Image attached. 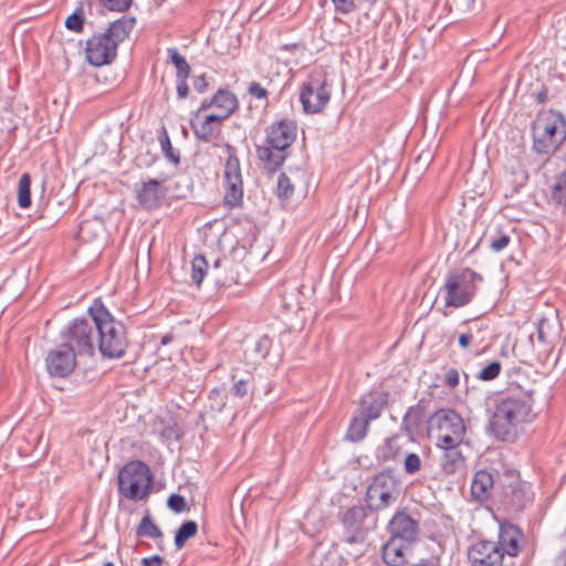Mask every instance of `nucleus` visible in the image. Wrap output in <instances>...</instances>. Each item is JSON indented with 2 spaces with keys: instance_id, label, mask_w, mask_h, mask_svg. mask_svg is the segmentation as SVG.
<instances>
[{
  "instance_id": "obj_1",
  "label": "nucleus",
  "mask_w": 566,
  "mask_h": 566,
  "mask_svg": "<svg viewBox=\"0 0 566 566\" xmlns=\"http://www.w3.org/2000/svg\"><path fill=\"white\" fill-rule=\"evenodd\" d=\"M532 397L527 391L504 394L496 401L489 428L496 439L513 441L520 427L532 420Z\"/></svg>"
},
{
  "instance_id": "obj_2",
  "label": "nucleus",
  "mask_w": 566,
  "mask_h": 566,
  "mask_svg": "<svg viewBox=\"0 0 566 566\" xmlns=\"http://www.w3.org/2000/svg\"><path fill=\"white\" fill-rule=\"evenodd\" d=\"M90 312L95 313L99 353L107 358L123 357L128 346L124 324L113 317L99 298L93 302Z\"/></svg>"
},
{
  "instance_id": "obj_3",
  "label": "nucleus",
  "mask_w": 566,
  "mask_h": 566,
  "mask_svg": "<svg viewBox=\"0 0 566 566\" xmlns=\"http://www.w3.org/2000/svg\"><path fill=\"white\" fill-rule=\"evenodd\" d=\"M296 128L295 122L290 119L273 123L268 129V145L256 147L258 158L273 168L280 167L286 158L284 151L296 138Z\"/></svg>"
},
{
  "instance_id": "obj_4",
  "label": "nucleus",
  "mask_w": 566,
  "mask_h": 566,
  "mask_svg": "<svg viewBox=\"0 0 566 566\" xmlns=\"http://www.w3.org/2000/svg\"><path fill=\"white\" fill-rule=\"evenodd\" d=\"M482 276L475 271L464 268L449 272L440 292L447 307H463L472 302Z\"/></svg>"
},
{
  "instance_id": "obj_5",
  "label": "nucleus",
  "mask_w": 566,
  "mask_h": 566,
  "mask_svg": "<svg viewBox=\"0 0 566 566\" xmlns=\"http://www.w3.org/2000/svg\"><path fill=\"white\" fill-rule=\"evenodd\" d=\"M428 434L436 446L461 444L465 436L462 417L452 409H440L428 419Z\"/></svg>"
},
{
  "instance_id": "obj_6",
  "label": "nucleus",
  "mask_w": 566,
  "mask_h": 566,
  "mask_svg": "<svg viewBox=\"0 0 566 566\" xmlns=\"http://www.w3.org/2000/svg\"><path fill=\"white\" fill-rule=\"evenodd\" d=\"M64 344L77 356H93L97 345L95 313L88 317L74 318L62 333Z\"/></svg>"
},
{
  "instance_id": "obj_7",
  "label": "nucleus",
  "mask_w": 566,
  "mask_h": 566,
  "mask_svg": "<svg viewBox=\"0 0 566 566\" xmlns=\"http://www.w3.org/2000/svg\"><path fill=\"white\" fill-rule=\"evenodd\" d=\"M534 147L538 153L554 151L566 137V123L555 112L541 114L533 125Z\"/></svg>"
},
{
  "instance_id": "obj_8",
  "label": "nucleus",
  "mask_w": 566,
  "mask_h": 566,
  "mask_svg": "<svg viewBox=\"0 0 566 566\" xmlns=\"http://www.w3.org/2000/svg\"><path fill=\"white\" fill-rule=\"evenodd\" d=\"M153 482L149 467L142 461L126 463L118 473V491L128 500H144Z\"/></svg>"
},
{
  "instance_id": "obj_9",
  "label": "nucleus",
  "mask_w": 566,
  "mask_h": 566,
  "mask_svg": "<svg viewBox=\"0 0 566 566\" xmlns=\"http://www.w3.org/2000/svg\"><path fill=\"white\" fill-rule=\"evenodd\" d=\"M234 262L228 258H217L212 265H209L206 258L198 254L191 262V280L199 286L206 275H208L217 285L229 286L238 282L237 275L221 273V269L231 270Z\"/></svg>"
},
{
  "instance_id": "obj_10",
  "label": "nucleus",
  "mask_w": 566,
  "mask_h": 566,
  "mask_svg": "<svg viewBox=\"0 0 566 566\" xmlns=\"http://www.w3.org/2000/svg\"><path fill=\"white\" fill-rule=\"evenodd\" d=\"M331 99V91L327 88L326 75L322 72L313 73L303 83L300 93V101L307 114L322 112Z\"/></svg>"
},
{
  "instance_id": "obj_11",
  "label": "nucleus",
  "mask_w": 566,
  "mask_h": 566,
  "mask_svg": "<svg viewBox=\"0 0 566 566\" xmlns=\"http://www.w3.org/2000/svg\"><path fill=\"white\" fill-rule=\"evenodd\" d=\"M398 493V481L395 475L389 471H382L368 486L366 502L371 510H384L396 501Z\"/></svg>"
},
{
  "instance_id": "obj_12",
  "label": "nucleus",
  "mask_w": 566,
  "mask_h": 566,
  "mask_svg": "<svg viewBox=\"0 0 566 566\" xmlns=\"http://www.w3.org/2000/svg\"><path fill=\"white\" fill-rule=\"evenodd\" d=\"M228 158L224 164V202L238 206L243 198V181L239 158L233 147L227 145Z\"/></svg>"
},
{
  "instance_id": "obj_13",
  "label": "nucleus",
  "mask_w": 566,
  "mask_h": 566,
  "mask_svg": "<svg viewBox=\"0 0 566 566\" xmlns=\"http://www.w3.org/2000/svg\"><path fill=\"white\" fill-rule=\"evenodd\" d=\"M367 511L364 506H353L345 511L342 517L343 542L349 545L364 544L366 532L364 528Z\"/></svg>"
},
{
  "instance_id": "obj_14",
  "label": "nucleus",
  "mask_w": 566,
  "mask_h": 566,
  "mask_svg": "<svg viewBox=\"0 0 566 566\" xmlns=\"http://www.w3.org/2000/svg\"><path fill=\"white\" fill-rule=\"evenodd\" d=\"M86 60L94 66L109 64L117 54L115 42L104 33L94 34L86 41Z\"/></svg>"
},
{
  "instance_id": "obj_15",
  "label": "nucleus",
  "mask_w": 566,
  "mask_h": 566,
  "mask_svg": "<svg viewBox=\"0 0 566 566\" xmlns=\"http://www.w3.org/2000/svg\"><path fill=\"white\" fill-rule=\"evenodd\" d=\"M523 541L522 531L510 523L501 524L499 532L497 551L503 555V560L500 566H514V558L521 551V543Z\"/></svg>"
},
{
  "instance_id": "obj_16",
  "label": "nucleus",
  "mask_w": 566,
  "mask_h": 566,
  "mask_svg": "<svg viewBox=\"0 0 566 566\" xmlns=\"http://www.w3.org/2000/svg\"><path fill=\"white\" fill-rule=\"evenodd\" d=\"M166 188L160 181L148 178L135 185V197L138 205L146 210L158 208L166 198Z\"/></svg>"
},
{
  "instance_id": "obj_17",
  "label": "nucleus",
  "mask_w": 566,
  "mask_h": 566,
  "mask_svg": "<svg viewBox=\"0 0 566 566\" xmlns=\"http://www.w3.org/2000/svg\"><path fill=\"white\" fill-rule=\"evenodd\" d=\"M46 368L50 375L66 377L76 365V355L64 343L46 356Z\"/></svg>"
},
{
  "instance_id": "obj_18",
  "label": "nucleus",
  "mask_w": 566,
  "mask_h": 566,
  "mask_svg": "<svg viewBox=\"0 0 566 566\" xmlns=\"http://www.w3.org/2000/svg\"><path fill=\"white\" fill-rule=\"evenodd\" d=\"M499 544L494 541H479L468 552V558L472 566H500L503 555L497 551Z\"/></svg>"
},
{
  "instance_id": "obj_19",
  "label": "nucleus",
  "mask_w": 566,
  "mask_h": 566,
  "mask_svg": "<svg viewBox=\"0 0 566 566\" xmlns=\"http://www.w3.org/2000/svg\"><path fill=\"white\" fill-rule=\"evenodd\" d=\"M557 337V326L548 318H541L536 326V332L530 335V340L534 350L539 355L547 357Z\"/></svg>"
},
{
  "instance_id": "obj_20",
  "label": "nucleus",
  "mask_w": 566,
  "mask_h": 566,
  "mask_svg": "<svg viewBox=\"0 0 566 566\" xmlns=\"http://www.w3.org/2000/svg\"><path fill=\"white\" fill-rule=\"evenodd\" d=\"M223 120L212 113L207 114L206 116H200V113H192L190 127L196 138L205 143H212L220 134V126Z\"/></svg>"
},
{
  "instance_id": "obj_21",
  "label": "nucleus",
  "mask_w": 566,
  "mask_h": 566,
  "mask_svg": "<svg viewBox=\"0 0 566 566\" xmlns=\"http://www.w3.org/2000/svg\"><path fill=\"white\" fill-rule=\"evenodd\" d=\"M533 500L534 493L526 482L515 480L504 490V503L513 512L523 511Z\"/></svg>"
},
{
  "instance_id": "obj_22",
  "label": "nucleus",
  "mask_w": 566,
  "mask_h": 566,
  "mask_svg": "<svg viewBox=\"0 0 566 566\" xmlns=\"http://www.w3.org/2000/svg\"><path fill=\"white\" fill-rule=\"evenodd\" d=\"M392 538L412 542L418 536V523L405 512L396 513L388 525Z\"/></svg>"
},
{
  "instance_id": "obj_23",
  "label": "nucleus",
  "mask_w": 566,
  "mask_h": 566,
  "mask_svg": "<svg viewBox=\"0 0 566 566\" xmlns=\"http://www.w3.org/2000/svg\"><path fill=\"white\" fill-rule=\"evenodd\" d=\"M388 402V394L380 391H370L365 394L359 402L358 412L367 420L373 421L380 417L385 406Z\"/></svg>"
},
{
  "instance_id": "obj_24",
  "label": "nucleus",
  "mask_w": 566,
  "mask_h": 566,
  "mask_svg": "<svg viewBox=\"0 0 566 566\" xmlns=\"http://www.w3.org/2000/svg\"><path fill=\"white\" fill-rule=\"evenodd\" d=\"M461 444L437 446L442 450L440 457V470L444 475H452L464 468L465 458L461 450Z\"/></svg>"
},
{
  "instance_id": "obj_25",
  "label": "nucleus",
  "mask_w": 566,
  "mask_h": 566,
  "mask_svg": "<svg viewBox=\"0 0 566 566\" xmlns=\"http://www.w3.org/2000/svg\"><path fill=\"white\" fill-rule=\"evenodd\" d=\"M214 112L221 120L227 119L238 107V99L234 94L226 90H219L211 98Z\"/></svg>"
},
{
  "instance_id": "obj_26",
  "label": "nucleus",
  "mask_w": 566,
  "mask_h": 566,
  "mask_svg": "<svg viewBox=\"0 0 566 566\" xmlns=\"http://www.w3.org/2000/svg\"><path fill=\"white\" fill-rule=\"evenodd\" d=\"M407 545L396 538H391L382 547V560L388 566H402L406 563Z\"/></svg>"
},
{
  "instance_id": "obj_27",
  "label": "nucleus",
  "mask_w": 566,
  "mask_h": 566,
  "mask_svg": "<svg viewBox=\"0 0 566 566\" xmlns=\"http://www.w3.org/2000/svg\"><path fill=\"white\" fill-rule=\"evenodd\" d=\"M135 19L132 17H122L116 21L112 22L109 27L104 31V33L111 39L112 42H115V45L118 46L128 34L132 32L135 25Z\"/></svg>"
},
{
  "instance_id": "obj_28",
  "label": "nucleus",
  "mask_w": 566,
  "mask_h": 566,
  "mask_svg": "<svg viewBox=\"0 0 566 566\" xmlns=\"http://www.w3.org/2000/svg\"><path fill=\"white\" fill-rule=\"evenodd\" d=\"M494 485L493 476L485 470L478 471L472 480L471 493L472 496L478 501H483L491 495L492 488Z\"/></svg>"
},
{
  "instance_id": "obj_29",
  "label": "nucleus",
  "mask_w": 566,
  "mask_h": 566,
  "mask_svg": "<svg viewBox=\"0 0 566 566\" xmlns=\"http://www.w3.org/2000/svg\"><path fill=\"white\" fill-rule=\"evenodd\" d=\"M370 421L367 420L363 415H360L358 411L356 415L353 416L348 430H347V438L350 441L357 442L365 438L367 433V429Z\"/></svg>"
},
{
  "instance_id": "obj_30",
  "label": "nucleus",
  "mask_w": 566,
  "mask_h": 566,
  "mask_svg": "<svg viewBox=\"0 0 566 566\" xmlns=\"http://www.w3.org/2000/svg\"><path fill=\"white\" fill-rule=\"evenodd\" d=\"M136 535L138 537H149L153 539L161 538L163 532L160 528L153 522L149 514H146L139 522L136 528Z\"/></svg>"
},
{
  "instance_id": "obj_31",
  "label": "nucleus",
  "mask_w": 566,
  "mask_h": 566,
  "mask_svg": "<svg viewBox=\"0 0 566 566\" xmlns=\"http://www.w3.org/2000/svg\"><path fill=\"white\" fill-rule=\"evenodd\" d=\"M18 203L25 209L31 206V177L23 174L18 182Z\"/></svg>"
},
{
  "instance_id": "obj_32",
  "label": "nucleus",
  "mask_w": 566,
  "mask_h": 566,
  "mask_svg": "<svg viewBox=\"0 0 566 566\" xmlns=\"http://www.w3.org/2000/svg\"><path fill=\"white\" fill-rule=\"evenodd\" d=\"M168 55L176 69L177 78H188L190 74V65L187 60L178 52L176 48H169Z\"/></svg>"
},
{
  "instance_id": "obj_33",
  "label": "nucleus",
  "mask_w": 566,
  "mask_h": 566,
  "mask_svg": "<svg viewBox=\"0 0 566 566\" xmlns=\"http://www.w3.org/2000/svg\"><path fill=\"white\" fill-rule=\"evenodd\" d=\"M198 532V525L195 521H187L181 524L175 535V545L179 549L185 543L193 537Z\"/></svg>"
},
{
  "instance_id": "obj_34",
  "label": "nucleus",
  "mask_w": 566,
  "mask_h": 566,
  "mask_svg": "<svg viewBox=\"0 0 566 566\" xmlns=\"http://www.w3.org/2000/svg\"><path fill=\"white\" fill-rule=\"evenodd\" d=\"M552 199L556 205L566 207V171L556 177L552 187Z\"/></svg>"
},
{
  "instance_id": "obj_35",
  "label": "nucleus",
  "mask_w": 566,
  "mask_h": 566,
  "mask_svg": "<svg viewBox=\"0 0 566 566\" xmlns=\"http://www.w3.org/2000/svg\"><path fill=\"white\" fill-rule=\"evenodd\" d=\"M158 139H159L160 147H161V150H163L165 157L175 165L179 164V161H180L179 153L172 148L169 135L165 127L161 128V133H160Z\"/></svg>"
},
{
  "instance_id": "obj_36",
  "label": "nucleus",
  "mask_w": 566,
  "mask_h": 566,
  "mask_svg": "<svg viewBox=\"0 0 566 566\" xmlns=\"http://www.w3.org/2000/svg\"><path fill=\"white\" fill-rule=\"evenodd\" d=\"M85 22V15H84V9L83 4L76 8V10L66 18L65 20V28L69 31H73L76 33H80L83 31Z\"/></svg>"
},
{
  "instance_id": "obj_37",
  "label": "nucleus",
  "mask_w": 566,
  "mask_h": 566,
  "mask_svg": "<svg viewBox=\"0 0 566 566\" xmlns=\"http://www.w3.org/2000/svg\"><path fill=\"white\" fill-rule=\"evenodd\" d=\"M294 192V185L285 172H281L276 182V195L280 200L285 201Z\"/></svg>"
},
{
  "instance_id": "obj_38",
  "label": "nucleus",
  "mask_w": 566,
  "mask_h": 566,
  "mask_svg": "<svg viewBox=\"0 0 566 566\" xmlns=\"http://www.w3.org/2000/svg\"><path fill=\"white\" fill-rule=\"evenodd\" d=\"M500 371L501 363L494 360L481 369L479 378L485 381L493 380L499 376Z\"/></svg>"
},
{
  "instance_id": "obj_39",
  "label": "nucleus",
  "mask_w": 566,
  "mask_h": 566,
  "mask_svg": "<svg viewBox=\"0 0 566 566\" xmlns=\"http://www.w3.org/2000/svg\"><path fill=\"white\" fill-rule=\"evenodd\" d=\"M403 469L408 474H416L421 469V459L417 453H408L403 461Z\"/></svg>"
},
{
  "instance_id": "obj_40",
  "label": "nucleus",
  "mask_w": 566,
  "mask_h": 566,
  "mask_svg": "<svg viewBox=\"0 0 566 566\" xmlns=\"http://www.w3.org/2000/svg\"><path fill=\"white\" fill-rule=\"evenodd\" d=\"M99 3L109 11L124 12L126 11L133 0H98Z\"/></svg>"
},
{
  "instance_id": "obj_41",
  "label": "nucleus",
  "mask_w": 566,
  "mask_h": 566,
  "mask_svg": "<svg viewBox=\"0 0 566 566\" xmlns=\"http://www.w3.org/2000/svg\"><path fill=\"white\" fill-rule=\"evenodd\" d=\"M226 395H223L220 388H213L209 394L211 408L217 411H222L226 406Z\"/></svg>"
},
{
  "instance_id": "obj_42",
  "label": "nucleus",
  "mask_w": 566,
  "mask_h": 566,
  "mask_svg": "<svg viewBox=\"0 0 566 566\" xmlns=\"http://www.w3.org/2000/svg\"><path fill=\"white\" fill-rule=\"evenodd\" d=\"M167 505L171 511L176 513H182L188 510V505L185 497L176 493L171 494L168 497Z\"/></svg>"
},
{
  "instance_id": "obj_43",
  "label": "nucleus",
  "mask_w": 566,
  "mask_h": 566,
  "mask_svg": "<svg viewBox=\"0 0 566 566\" xmlns=\"http://www.w3.org/2000/svg\"><path fill=\"white\" fill-rule=\"evenodd\" d=\"M511 242V237L505 233H499L497 237L493 238L490 242V249L494 252L504 250Z\"/></svg>"
},
{
  "instance_id": "obj_44",
  "label": "nucleus",
  "mask_w": 566,
  "mask_h": 566,
  "mask_svg": "<svg viewBox=\"0 0 566 566\" xmlns=\"http://www.w3.org/2000/svg\"><path fill=\"white\" fill-rule=\"evenodd\" d=\"M248 93L256 99L266 101L268 96H269V92H268L266 87H264L263 85H261L258 82H251L249 84Z\"/></svg>"
},
{
  "instance_id": "obj_45",
  "label": "nucleus",
  "mask_w": 566,
  "mask_h": 566,
  "mask_svg": "<svg viewBox=\"0 0 566 566\" xmlns=\"http://www.w3.org/2000/svg\"><path fill=\"white\" fill-rule=\"evenodd\" d=\"M270 343H271V340L266 336L260 338L255 343L254 350L259 358L264 359L268 356L269 350H270Z\"/></svg>"
},
{
  "instance_id": "obj_46",
  "label": "nucleus",
  "mask_w": 566,
  "mask_h": 566,
  "mask_svg": "<svg viewBox=\"0 0 566 566\" xmlns=\"http://www.w3.org/2000/svg\"><path fill=\"white\" fill-rule=\"evenodd\" d=\"M459 371L455 368H449L443 376V384L450 388H454L459 384Z\"/></svg>"
},
{
  "instance_id": "obj_47",
  "label": "nucleus",
  "mask_w": 566,
  "mask_h": 566,
  "mask_svg": "<svg viewBox=\"0 0 566 566\" xmlns=\"http://www.w3.org/2000/svg\"><path fill=\"white\" fill-rule=\"evenodd\" d=\"M336 9L340 13H349L355 9L354 0H331Z\"/></svg>"
},
{
  "instance_id": "obj_48",
  "label": "nucleus",
  "mask_w": 566,
  "mask_h": 566,
  "mask_svg": "<svg viewBox=\"0 0 566 566\" xmlns=\"http://www.w3.org/2000/svg\"><path fill=\"white\" fill-rule=\"evenodd\" d=\"M193 88L198 92V93H203L207 91V87H208V82L206 80V75H199L197 77L193 78Z\"/></svg>"
},
{
  "instance_id": "obj_49",
  "label": "nucleus",
  "mask_w": 566,
  "mask_h": 566,
  "mask_svg": "<svg viewBox=\"0 0 566 566\" xmlns=\"http://www.w3.org/2000/svg\"><path fill=\"white\" fill-rule=\"evenodd\" d=\"M188 84L187 78H177V95L179 98H186L188 96Z\"/></svg>"
},
{
  "instance_id": "obj_50",
  "label": "nucleus",
  "mask_w": 566,
  "mask_h": 566,
  "mask_svg": "<svg viewBox=\"0 0 566 566\" xmlns=\"http://www.w3.org/2000/svg\"><path fill=\"white\" fill-rule=\"evenodd\" d=\"M233 392L238 397H244L248 392V384L245 380H239L233 385Z\"/></svg>"
},
{
  "instance_id": "obj_51",
  "label": "nucleus",
  "mask_w": 566,
  "mask_h": 566,
  "mask_svg": "<svg viewBox=\"0 0 566 566\" xmlns=\"http://www.w3.org/2000/svg\"><path fill=\"white\" fill-rule=\"evenodd\" d=\"M142 566H161L164 563L163 557L159 555H153L142 559Z\"/></svg>"
},
{
  "instance_id": "obj_52",
  "label": "nucleus",
  "mask_w": 566,
  "mask_h": 566,
  "mask_svg": "<svg viewBox=\"0 0 566 566\" xmlns=\"http://www.w3.org/2000/svg\"><path fill=\"white\" fill-rule=\"evenodd\" d=\"M472 335L471 334H461L459 336V345L462 347V348H467L469 347V345L471 344L472 342Z\"/></svg>"
},
{
  "instance_id": "obj_53",
  "label": "nucleus",
  "mask_w": 566,
  "mask_h": 566,
  "mask_svg": "<svg viewBox=\"0 0 566 566\" xmlns=\"http://www.w3.org/2000/svg\"><path fill=\"white\" fill-rule=\"evenodd\" d=\"M211 107H213V104H211V99H205L195 113H200V116H206L205 112Z\"/></svg>"
},
{
  "instance_id": "obj_54",
  "label": "nucleus",
  "mask_w": 566,
  "mask_h": 566,
  "mask_svg": "<svg viewBox=\"0 0 566 566\" xmlns=\"http://www.w3.org/2000/svg\"><path fill=\"white\" fill-rule=\"evenodd\" d=\"M411 566H437L434 558L421 559L419 563L412 564Z\"/></svg>"
},
{
  "instance_id": "obj_55",
  "label": "nucleus",
  "mask_w": 566,
  "mask_h": 566,
  "mask_svg": "<svg viewBox=\"0 0 566 566\" xmlns=\"http://www.w3.org/2000/svg\"><path fill=\"white\" fill-rule=\"evenodd\" d=\"M390 449H391V441H390V440H387V441H386V446L380 450V452L382 453L380 457H381L384 460L389 459V454L387 453V451H389Z\"/></svg>"
},
{
  "instance_id": "obj_56",
  "label": "nucleus",
  "mask_w": 566,
  "mask_h": 566,
  "mask_svg": "<svg viewBox=\"0 0 566 566\" xmlns=\"http://www.w3.org/2000/svg\"><path fill=\"white\" fill-rule=\"evenodd\" d=\"M90 222L85 221L80 227V235L84 237L86 232L88 231Z\"/></svg>"
},
{
  "instance_id": "obj_57",
  "label": "nucleus",
  "mask_w": 566,
  "mask_h": 566,
  "mask_svg": "<svg viewBox=\"0 0 566 566\" xmlns=\"http://www.w3.org/2000/svg\"><path fill=\"white\" fill-rule=\"evenodd\" d=\"M171 339H172V336H170V335H165V336L161 338V344H163V345H167Z\"/></svg>"
},
{
  "instance_id": "obj_58",
  "label": "nucleus",
  "mask_w": 566,
  "mask_h": 566,
  "mask_svg": "<svg viewBox=\"0 0 566 566\" xmlns=\"http://www.w3.org/2000/svg\"><path fill=\"white\" fill-rule=\"evenodd\" d=\"M221 273H229V274L235 275V273L233 271V268H231V270H223V269H221Z\"/></svg>"
},
{
  "instance_id": "obj_59",
  "label": "nucleus",
  "mask_w": 566,
  "mask_h": 566,
  "mask_svg": "<svg viewBox=\"0 0 566 566\" xmlns=\"http://www.w3.org/2000/svg\"><path fill=\"white\" fill-rule=\"evenodd\" d=\"M365 2H367L369 6H374L378 0H364Z\"/></svg>"
},
{
  "instance_id": "obj_60",
  "label": "nucleus",
  "mask_w": 566,
  "mask_h": 566,
  "mask_svg": "<svg viewBox=\"0 0 566 566\" xmlns=\"http://www.w3.org/2000/svg\"><path fill=\"white\" fill-rule=\"evenodd\" d=\"M104 566H114L113 563H106Z\"/></svg>"
}]
</instances>
